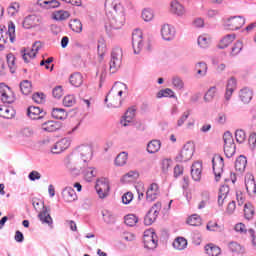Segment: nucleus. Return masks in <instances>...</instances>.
I'll return each instance as SVG.
<instances>
[{"label": "nucleus", "instance_id": "9b49d317", "mask_svg": "<svg viewBox=\"0 0 256 256\" xmlns=\"http://www.w3.org/2000/svg\"><path fill=\"white\" fill-rule=\"evenodd\" d=\"M0 100L7 105L15 103V94L13 93V90H11L5 83H0Z\"/></svg>", "mask_w": 256, "mask_h": 256}, {"label": "nucleus", "instance_id": "c756f323", "mask_svg": "<svg viewBox=\"0 0 256 256\" xmlns=\"http://www.w3.org/2000/svg\"><path fill=\"white\" fill-rule=\"evenodd\" d=\"M245 187L248 195H255L256 193V184L253 176H249L245 179Z\"/></svg>", "mask_w": 256, "mask_h": 256}, {"label": "nucleus", "instance_id": "58836bf2", "mask_svg": "<svg viewBox=\"0 0 256 256\" xmlns=\"http://www.w3.org/2000/svg\"><path fill=\"white\" fill-rule=\"evenodd\" d=\"M128 157L129 154H127V152L119 153L115 159V165H117V167H123V165H127Z\"/></svg>", "mask_w": 256, "mask_h": 256}, {"label": "nucleus", "instance_id": "e2e57ef3", "mask_svg": "<svg viewBox=\"0 0 256 256\" xmlns=\"http://www.w3.org/2000/svg\"><path fill=\"white\" fill-rule=\"evenodd\" d=\"M135 177H137V173L130 171L122 177V182L123 183H131V181H133V179H135Z\"/></svg>", "mask_w": 256, "mask_h": 256}, {"label": "nucleus", "instance_id": "0eeeda50", "mask_svg": "<svg viewBox=\"0 0 256 256\" xmlns=\"http://www.w3.org/2000/svg\"><path fill=\"white\" fill-rule=\"evenodd\" d=\"M104 102L108 103V109H117V107L121 105V98L117 96V83L114 84L112 89L106 95Z\"/></svg>", "mask_w": 256, "mask_h": 256}, {"label": "nucleus", "instance_id": "aec40b11", "mask_svg": "<svg viewBox=\"0 0 256 256\" xmlns=\"http://www.w3.org/2000/svg\"><path fill=\"white\" fill-rule=\"evenodd\" d=\"M203 175V164L196 161L191 166V177L193 181H201V176Z\"/></svg>", "mask_w": 256, "mask_h": 256}, {"label": "nucleus", "instance_id": "393cba45", "mask_svg": "<svg viewBox=\"0 0 256 256\" xmlns=\"http://www.w3.org/2000/svg\"><path fill=\"white\" fill-rule=\"evenodd\" d=\"M38 5L43 9H57L61 3L58 0H39Z\"/></svg>", "mask_w": 256, "mask_h": 256}, {"label": "nucleus", "instance_id": "20e7f679", "mask_svg": "<svg viewBox=\"0 0 256 256\" xmlns=\"http://www.w3.org/2000/svg\"><path fill=\"white\" fill-rule=\"evenodd\" d=\"M123 61V50L121 48H114L111 52V58L109 62L110 73H117L121 68V63Z\"/></svg>", "mask_w": 256, "mask_h": 256}, {"label": "nucleus", "instance_id": "f03ea898", "mask_svg": "<svg viewBox=\"0 0 256 256\" xmlns=\"http://www.w3.org/2000/svg\"><path fill=\"white\" fill-rule=\"evenodd\" d=\"M78 153L70 155L65 159V167L74 177H78L79 168L77 165L82 163H89V160L93 157V147L91 145H81L77 148Z\"/></svg>", "mask_w": 256, "mask_h": 256}, {"label": "nucleus", "instance_id": "ea45409f", "mask_svg": "<svg viewBox=\"0 0 256 256\" xmlns=\"http://www.w3.org/2000/svg\"><path fill=\"white\" fill-rule=\"evenodd\" d=\"M173 247L178 251H183V249L187 248V240L183 237H178L173 242Z\"/></svg>", "mask_w": 256, "mask_h": 256}, {"label": "nucleus", "instance_id": "3c124183", "mask_svg": "<svg viewBox=\"0 0 256 256\" xmlns=\"http://www.w3.org/2000/svg\"><path fill=\"white\" fill-rule=\"evenodd\" d=\"M243 51V42L237 41L231 48L230 55L231 57H237Z\"/></svg>", "mask_w": 256, "mask_h": 256}, {"label": "nucleus", "instance_id": "6e6d98bb", "mask_svg": "<svg viewBox=\"0 0 256 256\" xmlns=\"http://www.w3.org/2000/svg\"><path fill=\"white\" fill-rule=\"evenodd\" d=\"M235 139L237 143H245V140L247 139V134L245 133V130L243 129L236 130Z\"/></svg>", "mask_w": 256, "mask_h": 256}, {"label": "nucleus", "instance_id": "dca6fc26", "mask_svg": "<svg viewBox=\"0 0 256 256\" xmlns=\"http://www.w3.org/2000/svg\"><path fill=\"white\" fill-rule=\"evenodd\" d=\"M70 146L71 140H69V138H63L52 146L51 152L56 155H59V153H63V151L69 149Z\"/></svg>", "mask_w": 256, "mask_h": 256}, {"label": "nucleus", "instance_id": "ddd939ff", "mask_svg": "<svg viewBox=\"0 0 256 256\" xmlns=\"http://www.w3.org/2000/svg\"><path fill=\"white\" fill-rule=\"evenodd\" d=\"M212 167L215 179L216 181H219V179H221V173H223V167H225V162L221 155H214V157L212 158Z\"/></svg>", "mask_w": 256, "mask_h": 256}, {"label": "nucleus", "instance_id": "603ef678", "mask_svg": "<svg viewBox=\"0 0 256 256\" xmlns=\"http://www.w3.org/2000/svg\"><path fill=\"white\" fill-rule=\"evenodd\" d=\"M6 61L10 69V73H15V70L17 69V65L15 64V55H13V53L8 54L6 56Z\"/></svg>", "mask_w": 256, "mask_h": 256}, {"label": "nucleus", "instance_id": "4c0bfd02", "mask_svg": "<svg viewBox=\"0 0 256 256\" xmlns=\"http://www.w3.org/2000/svg\"><path fill=\"white\" fill-rule=\"evenodd\" d=\"M70 29L74 31V33H81L83 31V23L79 19H73L69 23Z\"/></svg>", "mask_w": 256, "mask_h": 256}, {"label": "nucleus", "instance_id": "864d4df0", "mask_svg": "<svg viewBox=\"0 0 256 256\" xmlns=\"http://www.w3.org/2000/svg\"><path fill=\"white\" fill-rule=\"evenodd\" d=\"M187 223L192 227H199L201 225V216L194 214L188 218Z\"/></svg>", "mask_w": 256, "mask_h": 256}, {"label": "nucleus", "instance_id": "1a4fd4ad", "mask_svg": "<svg viewBox=\"0 0 256 256\" xmlns=\"http://www.w3.org/2000/svg\"><path fill=\"white\" fill-rule=\"evenodd\" d=\"M144 45L143 31H141V29H135L132 32V47L135 55H139V53H141Z\"/></svg>", "mask_w": 256, "mask_h": 256}, {"label": "nucleus", "instance_id": "2eb2a0df", "mask_svg": "<svg viewBox=\"0 0 256 256\" xmlns=\"http://www.w3.org/2000/svg\"><path fill=\"white\" fill-rule=\"evenodd\" d=\"M157 234L153 230H147L144 232V247L146 249H157Z\"/></svg>", "mask_w": 256, "mask_h": 256}, {"label": "nucleus", "instance_id": "f8f14e48", "mask_svg": "<svg viewBox=\"0 0 256 256\" xmlns=\"http://www.w3.org/2000/svg\"><path fill=\"white\" fill-rule=\"evenodd\" d=\"M95 189L97 191V194L99 195L100 199H105L107 195H109L110 186H109V179L107 178H101L97 180Z\"/></svg>", "mask_w": 256, "mask_h": 256}, {"label": "nucleus", "instance_id": "a19ab883", "mask_svg": "<svg viewBox=\"0 0 256 256\" xmlns=\"http://www.w3.org/2000/svg\"><path fill=\"white\" fill-rule=\"evenodd\" d=\"M53 17L56 21H65L71 17V13L65 10H59L54 12Z\"/></svg>", "mask_w": 256, "mask_h": 256}, {"label": "nucleus", "instance_id": "b1692460", "mask_svg": "<svg viewBox=\"0 0 256 256\" xmlns=\"http://www.w3.org/2000/svg\"><path fill=\"white\" fill-rule=\"evenodd\" d=\"M239 99L242 103H251V99H253V90L249 88H242L239 92Z\"/></svg>", "mask_w": 256, "mask_h": 256}, {"label": "nucleus", "instance_id": "de8ad7c7", "mask_svg": "<svg viewBox=\"0 0 256 256\" xmlns=\"http://www.w3.org/2000/svg\"><path fill=\"white\" fill-rule=\"evenodd\" d=\"M139 221V218H137L134 214H128L124 217L125 225L128 227H135Z\"/></svg>", "mask_w": 256, "mask_h": 256}, {"label": "nucleus", "instance_id": "5fc2aeb1", "mask_svg": "<svg viewBox=\"0 0 256 256\" xmlns=\"http://www.w3.org/2000/svg\"><path fill=\"white\" fill-rule=\"evenodd\" d=\"M20 5L17 2H13L10 4V7L7 8V13L10 17H15L16 14L19 13Z\"/></svg>", "mask_w": 256, "mask_h": 256}, {"label": "nucleus", "instance_id": "2f4dec72", "mask_svg": "<svg viewBox=\"0 0 256 256\" xmlns=\"http://www.w3.org/2000/svg\"><path fill=\"white\" fill-rule=\"evenodd\" d=\"M70 83L74 87H81L83 85V75L79 72H75L70 75Z\"/></svg>", "mask_w": 256, "mask_h": 256}, {"label": "nucleus", "instance_id": "7c9ffc66", "mask_svg": "<svg viewBox=\"0 0 256 256\" xmlns=\"http://www.w3.org/2000/svg\"><path fill=\"white\" fill-rule=\"evenodd\" d=\"M205 252L208 256H219L221 255V248L213 243H210L205 246Z\"/></svg>", "mask_w": 256, "mask_h": 256}, {"label": "nucleus", "instance_id": "cd10ccee", "mask_svg": "<svg viewBox=\"0 0 256 256\" xmlns=\"http://www.w3.org/2000/svg\"><path fill=\"white\" fill-rule=\"evenodd\" d=\"M38 217L40 221H42V223H46V225L49 226L53 225V218H51V214H49V210L47 209V207H43Z\"/></svg>", "mask_w": 256, "mask_h": 256}, {"label": "nucleus", "instance_id": "473e14b6", "mask_svg": "<svg viewBox=\"0 0 256 256\" xmlns=\"http://www.w3.org/2000/svg\"><path fill=\"white\" fill-rule=\"evenodd\" d=\"M67 111L63 108H53L52 109V117L54 119H60V121H65L67 119Z\"/></svg>", "mask_w": 256, "mask_h": 256}, {"label": "nucleus", "instance_id": "c85d7f7f", "mask_svg": "<svg viewBox=\"0 0 256 256\" xmlns=\"http://www.w3.org/2000/svg\"><path fill=\"white\" fill-rule=\"evenodd\" d=\"M133 119H135V108H129L120 123L123 127H127L129 123L133 122Z\"/></svg>", "mask_w": 256, "mask_h": 256}, {"label": "nucleus", "instance_id": "c03bdc74", "mask_svg": "<svg viewBox=\"0 0 256 256\" xmlns=\"http://www.w3.org/2000/svg\"><path fill=\"white\" fill-rule=\"evenodd\" d=\"M255 215V208L251 203H246L244 205V217L248 220L253 219Z\"/></svg>", "mask_w": 256, "mask_h": 256}, {"label": "nucleus", "instance_id": "79ce46f5", "mask_svg": "<svg viewBox=\"0 0 256 256\" xmlns=\"http://www.w3.org/2000/svg\"><path fill=\"white\" fill-rule=\"evenodd\" d=\"M14 115L13 108L7 106H0V117L4 119H11Z\"/></svg>", "mask_w": 256, "mask_h": 256}, {"label": "nucleus", "instance_id": "774afa93", "mask_svg": "<svg viewBox=\"0 0 256 256\" xmlns=\"http://www.w3.org/2000/svg\"><path fill=\"white\" fill-rule=\"evenodd\" d=\"M248 143H249V146H250V149L252 151H254L255 147H256V133H251L249 138H248Z\"/></svg>", "mask_w": 256, "mask_h": 256}, {"label": "nucleus", "instance_id": "4d7b16f0", "mask_svg": "<svg viewBox=\"0 0 256 256\" xmlns=\"http://www.w3.org/2000/svg\"><path fill=\"white\" fill-rule=\"evenodd\" d=\"M157 97L159 99H161V97L175 98V92H173V90H171V88H166V89L160 90L157 94Z\"/></svg>", "mask_w": 256, "mask_h": 256}, {"label": "nucleus", "instance_id": "9d476101", "mask_svg": "<svg viewBox=\"0 0 256 256\" xmlns=\"http://www.w3.org/2000/svg\"><path fill=\"white\" fill-rule=\"evenodd\" d=\"M161 202H156L150 210L147 212L146 216L144 217V225H153L155 221H157V217H159V213H161Z\"/></svg>", "mask_w": 256, "mask_h": 256}, {"label": "nucleus", "instance_id": "f704fd0d", "mask_svg": "<svg viewBox=\"0 0 256 256\" xmlns=\"http://www.w3.org/2000/svg\"><path fill=\"white\" fill-rule=\"evenodd\" d=\"M247 167V157L240 155L235 161V169L236 171H245Z\"/></svg>", "mask_w": 256, "mask_h": 256}, {"label": "nucleus", "instance_id": "5701e85b", "mask_svg": "<svg viewBox=\"0 0 256 256\" xmlns=\"http://www.w3.org/2000/svg\"><path fill=\"white\" fill-rule=\"evenodd\" d=\"M41 129L47 133H55V131L61 129V122L49 120L42 124Z\"/></svg>", "mask_w": 256, "mask_h": 256}, {"label": "nucleus", "instance_id": "37998d69", "mask_svg": "<svg viewBox=\"0 0 256 256\" xmlns=\"http://www.w3.org/2000/svg\"><path fill=\"white\" fill-rule=\"evenodd\" d=\"M195 71H196L197 75H199L200 77H205V75H207V63L198 62L195 65Z\"/></svg>", "mask_w": 256, "mask_h": 256}, {"label": "nucleus", "instance_id": "423d86ee", "mask_svg": "<svg viewBox=\"0 0 256 256\" xmlns=\"http://www.w3.org/2000/svg\"><path fill=\"white\" fill-rule=\"evenodd\" d=\"M76 169H79V175L84 176L85 181L91 182L97 177V168L91 166L89 162L76 164Z\"/></svg>", "mask_w": 256, "mask_h": 256}, {"label": "nucleus", "instance_id": "bb28decb", "mask_svg": "<svg viewBox=\"0 0 256 256\" xmlns=\"http://www.w3.org/2000/svg\"><path fill=\"white\" fill-rule=\"evenodd\" d=\"M227 195H229V185L220 186L219 193H218L219 207H223V203H225V199H227Z\"/></svg>", "mask_w": 256, "mask_h": 256}, {"label": "nucleus", "instance_id": "8fccbe9b", "mask_svg": "<svg viewBox=\"0 0 256 256\" xmlns=\"http://www.w3.org/2000/svg\"><path fill=\"white\" fill-rule=\"evenodd\" d=\"M35 19H36V17L34 15H29V16L25 17V19L22 23L24 29H32V27H35V25H36Z\"/></svg>", "mask_w": 256, "mask_h": 256}, {"label": "nucleus", "instance_id": "6ab92c4d", "mask_svg": "<svg viewBox=\"0 0 256 256\" xmlns=\"http://www.w3.org/2000/svg\"><path fill=\"white\" fill-rule=\"evenodd\" d=\"M46 113L41 108L37 106H30L27 109V116L29 119L37 120V119H43L45 117Z\"/></svg>", "mask_w": 256, "mask_h": 256}, {"label": "nucleus", "instance_id": "4468645a", "mask_svg": "<svg viewBox=\"0 0 256 256\" xmlns=\"http://www.w3.org/2000/svg\"><path fill=\"white\" fill-rule=\"evenodd\" d=\"M224 25L231 31H237L245 25V18L243 16L230 17L225 21Z\"/></svg>", "mask_w": 256, "mask_h": 256}, {"label": "nucleus", "instance_id": "09e8293b", "mask_svg": "<svg viewBox=\"0 0 256 256\" xmlns=\"http://www.w3.org/2000/svg\"><path fill=\"white\" fill-rule=\"evenodd\" d=\"M172 85L174 89H177V91L185 89V82H183V79H181L179 76H174L172 78Z\"/></svg>", "mask_w": 256, "mask_h": 256}, {"label": "nucleus", "instance_id": "a18cd8bd", "mask_svg": "<svg viewBox=\"0 0 256 256\" xmlns=\"http://www.w3.org/2000/svg\"><path fill=\"white\" fill-rule=\"evenodd\" d=\"M197 43L201 49H207L211 45V38L207 35H202L198 37Z\"/></svg>", "mask_w": 256, "mask_h": 256}, {"label": "nucleus", "instance_id": "a211bd4d", "mask_svg": "<svg viewBox=\"0 0 256 256\" xmlns=\"http://www.w3.org/2000/svg\"><path fill=\"white\" fill-rule=\"evenodd\" d=\"M161 35L164 41H173L175 39V28L169 24H164L161 28Z\"/></svg>", "mask_w": 256, "mask_h": 256}, {"label": "nucleus", "instance_id": "412c9836", "mask_svg": "<svg viewBox=\"0 0 256 256\" xmlns=\"http://www.w3.org/2000/svg\"><path fill=\"white\" fill-rule=\"evenodd\" d=\"M235 89H237V79H235V77H231L227 81V85H226V92H225V100L226 101L231 100V97L233 96Z\"/></svg>", "mask_w": 256, "mask_h": 256}, {"label": "nucleus", "instance_id": "69168bd1", "mask_svg": "<svg viewBox=\"0 0 256 256\" xmlns=\"http://www.w3.org/2000/svg\"><path fill=\"white\" fill-rule=\"evenodd\" d=\"M173 162L171 161V159H164L161 162V169L163 171V173H167L171 167V164Z\"/></svg>", "mask_w": 256, "mask_h": 256}, {"label": "nucleus", "instance_id": "e433bc0d", "mask_svg": "<svg viewBox=\"0 0 256 256\" xmlns=\"http://www.w3.org/2000/svg\"><path fill=\"white\" fill-rule=\"evenodd\" d=\"M215 95H217V87L212 86L204 94L205 103H211L215 99Z\"/></svg>", "mask_w": 256, "mask_h": 256}, {"label": "nucleus", "instance_id": "680f3d73", "mask_svg": "<svg viewBox=\"0 0 256 256\" xmlns=\"http://www.w3.org/2000/svg\"><path fill=\"white\" fill-rule=\"evenodd\" d=\"M206 229L208 231H223V226L219 225L217 222L210 221L208 222Z\"/></svg>", "mask_w": 256, "mask_h": 256}, {"label": "nucleus", "instance_id": "7ed1b4c3", "mask_svg": "<svg viewBox=\"0 0 256 256\" xmlns=\"http://www.w3.org/2000/svg\"><path fill=\"white\" fill-rule=\"evenodd\" d=\"M15 43V23L8 22V29L5 26H0V51L7 48V43Z\"/></svg>", "mask_w": 256, "mask_h": 256}, {"label": "nucleus", "instance_id": "f3484780", "mask_svg": "<svg viewBox=\"0 0 256 256\" xmlns=\"http://www.w3.org/2000/svg\"><path fill=\"white\" fill-rule=\"evenodd\" d=\"M161 195V191L159 190V184L152 183L149 185L146 191V199L147 201L153 202Z\"/></svg>", "mask_w": 256, "mask_h": 256}, {"label": "nucleus", "instance_id": "bf43d9fd", "mask_svg": "<svg viewBox=\"0 0 256 256\" xmlns=\"http://www.w3.org/2000/svg\"><path fill=\"white\" fill-rule=\"evenodd\" d=\"M76 100L74 95H67L63 99V105L64 107H73L75 105Z\"/></svg>", "mask_w": 256, "mask_h": 256}, {"label": "nucleus", "instance_id": "f257e3e1", "mask_svg": "<svg viewBox=\"0 0 256 256\" xmlns=\"http://www.w3.org/2000/svg\"><path fill=\"white\" fill-rule=\"evenodd\" d=\"M104 7L109 21L107 31L121 29L125 25V8L117 0H106Z\"/></svg>", "mask_w": 256, "mask_h": 256}, {"label": "nucleus", "instance_id": "13d9d810", "mask_svg": "<svg viewBox=\"0 0 256 256\" xmlns=\"http://www.w3.org/2000/svg\"><path fill=\"white\" fill-rule=\"evenodd\" d=\"M35 57H37L36 52H33V50L31 49V51H22V58L25 61V63H29V61H31V59H35Z\"/></svg>", "mask_w": 256, "mask_h": 256}, {"label": "nucleus", "instance_id": "72a5a7b5", "mask_svg": "<svg viewBox=\"0 0 256 256\" xmlns=\"http://www.w3.org/2000/svg\"><path fill=\"white\" fill-rule=\"evenodd\" d=\"M235 41V34H228L223 37V39L220 41L218 47L219 49H225L231 45Z\"/></svg>", "mask_w": 256, "mask_h": 256}, {"label": "nucleus", "instance_id": "c9c22d12", "mask_svg": "<svg viewBox=\"0 0 256 256\" xmlns=\"http://www.w3.org/2000/svg\"><path fill=\"white\" fill-rule=\"evenodd\" d=\"M161 149V141L152 140L147 145V151L150 154L157 153Z\"/></svg>", "mask_w": 256, "mask_h": 256}, {"label": "nucleus", "instance_id": "4be33fe9", "mask_svg": "<svg viewBox=\"0 0 256 256\" xmlns=\"http://www.w3.org/2000/svg\"><path fill=\"white\" fill-rule=\"evenodd\" d=\"M62 198L66 203H73L77 201V193L72 187H65L62 190Z\"/></svg>", "mask_w": 256, "mask_h": 256}, {"label": "nucleus", "instance_id": "a878e982", "mask_svg": "<svg viewBox=\"0 0 256 256\" xmlns=\"http://www.w3.org/2000/svg\"><path fill=\"white\" fill-rule=\"evenodd\" d=\"M170 7L171 13L178 15V17H183L185 14V8L178 1H172Z\"/></svg>", "mask_w": 256, "mask_h": 256}, {"label": "nucleus", "instance_id": "052dcab7", "mask_svg": "<svg viewBox=\"0 0 256 256\" xmlns=\"http://www.w3.org/2000/svg\"><path fill=\"white\" fill-rule=\"evenodd\" d=\"M103 221L104 223H115V217H113V214H111L109 211L104 210L102 211Z\"/></svg>", "mask_w": 256, "mask_h": 256}, {"label": "nucleus", "instance_id": "0e129e2a", "mask_svg": "<svg viewBox=\"0 0 256 256\" xmlns=\"http://www.w3.org/2000/svg\"><path fill=\"white\" fill-rule=\"evenodd\" d=\"M142 19L145 21H153V11L150 9H144L142 11Z\"/></svg>", "mask_w": 256, "mask_h": 256}, {"label": "nucleus", "instance_id": "39448f33", "mask_svg": "<svg viewBox=\"0 0 256 256\" xmlns=\"http://www.w3.org/2000/svg\"><path fill=\"white\" fill-rule=\"evenodd\" d=\"M195 153V145L191 142H187L180 153L176 156V161L178 163H187L191 161L193 154Z\"/></svg>", "mask_w": 256, "mask_h": 256}, {"label": "nucleus", "instance_id": "338daca9", "mask_svg": "<svg viewBox=\"0 0 256 256\" xmlns=\"http://www.w3.org/2000/svg\"><path fill=\"white\" fill-rule=\"evenodd\" d=\"M20 137H26V138L33 137V129L29 127L22 128L20 130Z\"/></svg>", "mask_w": 256, "mask_h": 256}, {"label": "nucleus", "instance_id": "49530a36", "mask_svg": "<svg viewBox=\"0 0 256 256\" xmlns=\"http://www.w3.org/2000/svg\"><path fill=\"white\" fill-rule=\"evenodd\" d=\"M32 85L29 80H24L20 83V91L23 95H29L32 91Z\"/></svg>", "mask_w": 256, "mask_h": 256}, {"label": "nucleus", "instance_id": "6e6552de", "mask_svg": "<svg viewBox=\"0 0 256 256\" xmlns=\"http://www.w3.org/2000/svg\"><path fill=\"white\" fill-rule=\"evenodd\" d=\"M224 139V153L228 159L235 155L237 147L235 146V140H233V135L231 132H226L223 135Z\"/></svg>", "mask_w": 256, "mask_h": 256}]
</instances>
